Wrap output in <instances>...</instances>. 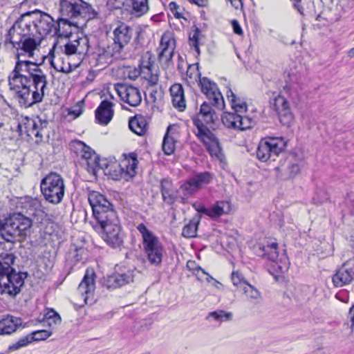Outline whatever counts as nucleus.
I'll return each mask as SVG.
<instances>
[{"instance_id": "obj_10", "label": "nucleus", "mask_w": 354, "mask_h": 354, "mask_svg": "<svg viewBox=\"0 0 354 354\" xmlns=\"http://www.w3.org/2000/svg\"><path fill=\"white\" fill-rule=\"evenodd\" d=\"M278 243L271 240H266L263 243H259L255 247V252L259 257H266L273 262L277 269L281 272L288 270L287 258L285 256L279 257L277 251Z\"/></svg>"}, {"instance_id": "obj_28", "label": "nucleus", "mask_w": 354, "mask_h": 354, "mask_svg": "<svg viewBox=\"0 0 354 354\" xmlns=\"http://www.w3.org/2000/svg\"><path fill=\"white\" fill-rule=\"evenodd\" d=\"M98 167L103 169L105 175L109 176L113 180H119L124 178V170L121 168L120 162L104 160L100 161Z\"/></svg>"}, {"instance_id": "obj_39", "label": "nucleus", "mask_w": 354, "mask_h": 354, "mask_svg": "<svg viewBox=\"0 0 354 354\" xmlns=\"http://www.w3.org/2000/svg\"><path fill=\"white\" fill-rule=\"evenodd\" d=\"M201 77V73L198 69V65H189L186 72V80L189 84H194L199 82Z\"/></svg>"}, {"instance_id": "obj_7", "label": "nucleus", "mask_w": 354, "mask_h": 354, "mask_svg": "<svg viewBox=\"0 0 354 354\" xmlns=\"http://www.w3.org/2000/svg\"><path fill=\"white\" fill-rule=\"evenodd\" d=\"M40 189L46 201L53 205L59 204L65 194L64 180L60 174L50 172L41 180Z\"/></svg>"}, {"instance_id": "obj_35", "label": "nucleus", "mask_w": 354, "mask_h": 354, "mask_svg": "<svg viewBox=\"0 0 354 354\" xmlns=\"http://www.w3.org/2000/svg\"><path fill=\"white\" fill-rule=\"evenodd\" d=\"M130 129L135 133L142 136L144 135L147 129V123L146 119L142 115H136L130 119L129 122Z\"/></svg>"}, {"instance_id": "obj_50", "label": "nucleus", "mask_w": 354, "mask_h": 354, "mask_svg": "<svg viewBox=\"0 0 354 354\" xmlns=\"http://www.w3.org/2000/svg\"><path fill=\"white\" fill-rule=\"evenodd\" d=\"M169 8L174 16L177 19L184 18L183 12L180 11V6L176 2H171L169 4Z\"/></svg>"}, {"instance_id": "obj_46", "label": "nucleus", "mask_w": 354, "mask_h": 354, "mask_svg": "<svg viewBox=\"0 0 354 354\" xmlns=\"http://www.w3.org/2000/svg\"><path fill=\"white\" fill-rule=\"evenodd\" d=\"M231 280L234 286L242 288L248 282L243 274L239 271H233L231 274Z\"/></svg>"}, {"instance_id": "obj_21", "label": "nucleus", "mask_w": 354, "mask_h": 354, "mask_svg": "<svg viewBox=\"0 0 354 354\" xmlns=\"http://www.w3.org/2000/svg\"><path fill=\"white\" fill-rule=\"evenodd\" d=\"M272 108L277 112L281 124L286 126H290L292 124L294 119L293 115L290 111L289 104L284 97L278 95L275 97Z\"/></svg>"}, {"instance_id": "obj_47", "label": "nucleus", "mask_w": 354, "mask_h": 354, "mask_svg": "<svg viewBox=\"0 0 354 354\" xmlns=\"http://www.w3.org/2000/svg\"><path fill=\"white\" fill-rule=\"evenodd\" d=\"M31 343L30 335H26L19 339L17 342L9 346L10 351H17L22 347H25Z\"/></svg>"}, {"instance_id": "obj_40", "label": "nucleus", "mask_w": 354, "mask_h": 354, "mask_svg": "<svg viewBox=\"0 0 354 354\" xmlns=\"http://www.w3.org/2000/svg\"><path fill=\"white\" fill-rule=\"evenodd\" d=\"M232 317L233 315L230 312H225L222 310H218L213 312H210L207 317V319L211 317L214 320L221 323L231 320L232 319Z\"/></svg>"}, {"instance_id": "obj_1", "label": "nucleus", "mask_w": 354, "mask_h": 354, "mask_svg": "<svg viewBox=\"0 0 354 354\" xmlns=\"http://www.w3.org/2000/svg\"><path fill=\"white\" fill-rule=\"evenodd\" d=\"M33 0H24L21 10H24L9 29L6 43L10 44L17 51V62L8 75L10 90L13 97L24 108L42 102L48 90L46 73L35 62L24 59L32 58L44 37L55 31L54 19L39 9L31 8Z\"/></svg>"}, {"instance_id": "obj_9", "label": "nucleus", "mask_w": 354, "mask_h": 354, "mask_svg": "<svg viewBox=\"0 0 354 354\" xmlns=\"http://www.w3.org/2000/svg\"><path fill=\"white\" fill-rule=\"evenodd\" d=\"M286 143L282 138H267L261 139L257 149V157L261 162L275 158L286 148Z\"/></svg>"}, {"instance_id": "obj_26", "label": "nucleus", "mask_w": 354, "mask_h": 354, "mask_svg": "<svg viewBox=\"0 0 354 354\" xmlns=\"http://www.w3.org/2000/svg\"><path fill=\"white\" fill-rule=\"evenodd\" d=\"M114 104L109 100H103L95 111V119L102 125L108 124L114 114L113 109Z\"/></svg>"}, {"instance_id": "obj_42", "label": "nucleus", "mask_w": 354, "mask_h": 354, "mask_svg": "<svg viewBox=\"0 0 354 354\" xmlns=\"http://www.w3.org/2000/svg\"><path fill=\"white\" fill-rule=\"evenodd\" d=\"M201 36V31L198 28L193 29L189 36V44L191 47H193L196 52L199 55V39Z\"/></svg>"}, {"instance_id": "obj_18", "label": "nucleus", "mask_w": 354, "mask_h": 354, "mask_svg": "<svg viewBox=\"0 0 354 354\" xmlns=\"http://www.w3.org/2000/svg\"><path fill=\"white\" fill-rule=\"evenodd\" d=\"M115 89L124 102L133 107L140 104L142 95L138 88L127 84H118Z\"/></svg>"}, {"instance_id": "obj_38", "label": "nucleus", "mask_w": 354, "mask_h": 354, "mask_svg": "<svg viewBox=\"0 0 354 354\" xmlns=\"http://www.w3.org/2000/svg\"><path fill=\"white\" fill-rule=\"evenodd\" d=\"M153 61L152 60L151 54L149 52H147L142 56L140 61V71L145 73H151L153 68Z\"/></svg>"}, {"instance_id": "obj_59", "label": "nucleus", "mask_w": 354, "mask_h": 354, "mask_svg": "<svg viewBox=\"0 0 354 354\" xmlns=\"http://www.w3.org/2000/svg\"><path fill=\"white\" fill-rule=\"evenodd\" d=\"M293 2L295 8H297V10L299 11V13L303 15L304 8L299 5V3L301 2V0H291Z\"/></svg>"}, {"instance_id": "obj_17", "label": "nucleus", "mask_w": 354, "mask_h": 354, "mask_svg": "<svg viewBox=\"0 0 354 354\" xmlns=\"http://www.w3.org/2000/svg\"><path fill=\"white\" fill-rule=\"evenodd\" d=\"M199 84L202 92L212 101L214 106L219 109L224 107V99L217 85L207 77L200 79Z\"/></svg>"}, {"instance_id": "obj_58", "label": "nucleus", "mask_w": 354, "mask_h": 354, "mask_svg": "<svg viewBox=\"0 0 354 354\" xmlns=\"http://www.w3.org/2000/svg\"><path fill=\"white\" fill-rule=\"evenodd\" d=\"M151 74V76L149 77V82H150L151 84L152 85H156L157 84L158 82V77L156 74Z\"/></svg>"}, {"instance_id": "obj_5", "label": "nucleus", "mask_w": 354, "mask_h": 354, "mask_svg": "<svg viewBox=\"0 0 354 354\" xmlns=\"http://www.w3.org/2000/svg\"><path fill=\"white\" fill-rule=\"evenodd\" d=\"M15 257L13 254H6L0 258V288L1 293L15 296L21 291L24 283L21 274L12 268Z\"/></svg>"}, {"instance_id": "obj_62", "label": "nucleus", "mask_w": 354, "mask_h": 354, "mask_svg": "<svg viewBox=\"0 0 354 354\" xmlns=\"http://www.w3.org/2000/svg\"><path fill=\"white\" fill-rule=\"evenodd\" d=\"M348 56L350 57H354V48L350 50V51L348 52Z\"/></svg>"}, {"instance_id": "obj_19", "label": "nucleus", "mask_w": 354, "mask_h": 354, "mask_svg": "<svg viewBox=\"0 0 354 354\" xmlns=\"http://www.w3.org/2000/svg\"><path fill=\"white\" fill-rule=\"evenodd\" d=\"M93 56L95 61V66L104 68L113 62V57H120L121 53L110 44L106 47H99Z\"/></svg>"}, {"instance_id": "obj_55", "label": "nucleus", "mask_w": 354, "mask_h": 354, "mask_svg": "<svg viewBox=\"0 0 354 354\" xmlns=\"http://www.w3.org/2000/svg\"><path fill=\"white\" fill-rule=\"evenodd\" d=\"M348 318L351 323V331L353 333H354V305L349 310Z\"/></svg>"}, {"instance_id": "obj_63", "label": "nucleus", "mask_w": 354, "mask_h": 354, "mask_svg": "<svg viewBox=\"0 0 354 354\" xmlns=\"http://www.w3.org/2000/svg\"><path fill=\"white\" fill-rule=\"evenodd\" d=\"M194 264V262H187V266L189 268V269H193L192 268H191V265Z\"/></svg>"}, {"instance_id": "obj_22", "label": "nucleus", "mask_w": 354, "mask_h": 354, "mask_svg": "<svg viewBox=\"0 0 354 354\" xmlns=\"http://www.w3.org/2000/svg\"><path fill=\"white\" fill-rule=\"evenodd\" d=\"M48 122L42 120L39 118L28 120L25 123V129L27 136L33 138H35V142L39 144L43 139V131L47 127Z\"/></svg>"}, {"instance_id": "obj_13", "label": "nucleus", "mask_w": 354, "mask_h": 354, "mask_svg": "<svg viewBox=\"0 0 354 354\" xmlns=\"http://www.w3.org/2000/svg\"><path fill=\"white\" fill-rule=\"evenodd\" d=\"M102 231V237L112 248H117L122 245L124 233L122 231L119 220L100 227Z\"/></svg>"}, {"instance_id": "obj_29", "label": "nucleus", "mask_w": 354, "mask_h": 354, "mask_svg": "<svg viewBox=\"0 0 354 354\" xmlns=\"http://www.w3.org/2000/svg\"><path fill=\"white\" fill-rule=\"evenodd\" d=\"M22 324L21 318L7 315L0 319V335H10Z\"/></svg>"}, {"instance_id": "obj_52", "label": "nucleus", "mask_w": 354, "mask_h": 354, "mask_svg": "<svg viewBox=\"0 0 354 354\" xmlns=\"http://www.w3.org/2000/svg\"><path fill=\"white\" fill-rule=\"evenodd\" d=\"M192 206L198 212L209 216V208H206L203 204L201 203H194Z\"/></svg>"}, {"instance_id": "obj_54", "label": "nucleus", "mask_w": 354, "mask_h": 354, "mask_svg": "<svg viewBox=\"0 0 354 354\" xmlns=\"http://www.w3.org/2000/svg\"><path fill=\"white\" fill-rule=\"evenodd\" d=\"M141 71L140 69H137L134 68L132 70H130L129 71L128 77L130 80H135L136 78H138L140 75Z\"/></svg>"}, {"instance_id": "obj_34", "label": "nucleus", "mask_w": 354, "mask_h": 354, "mask_svg": "<svg viewBox=\"0 0 354 354\" xmlns=\"http://www.w3.org/2000/svg\"><path fill=\"white\" fill-rule=\"evenodd\" d=\"M230 210L231 206L228 201H217L209 208V216L212 218H216L224 214H227Z\"/></svg>"}, {"instance_id": "obj_4", "label": "nucleus", "mask_w": 354, "mask_h": 354, "mask_svg": "<svg viewBox=\"0 0 354 354\" xmlns=\"http://www.w3.org/2000/svg\"><path fill=\"white\" fill-rule=\"evenodd\" d=\"M227 97L231 103L232 108L235 113H225L222 116L223 124L229 129L236 130H246L252 127L254 124V120L240 113H245L248 109L246 102L237 97L231 88L227 91Z\"/></svg>"}, {"instance_id": "obj_41", "label": "nucleus", "mask_w": 354, "mask_h": 354, "mask_svg": "<svg viewBox=\"0 0 354 354\" xmlns=\"http://www.w3.org/2000/svg\"><path fill=\"white\" fill-rule=\"evenodd\" d=\"M241 289L248 298L254 299L255 304L259 302V299L261 298V293L256 288L247 283Z\"/></svg>"}, {"instance_id": "obj_24", "label": "nucleus", "mask_w": 354, "mask_h": 354, "mask_svg": "<svg viewBox=\"0 0 354 354\" xmlns=\"http://www.w3.org/2000/svg\"><path fill=\"white\" fill-rule=\"evenodd\" d=\"M175 48V40L169 34H164L160 39L158 48L159 59L162 62L169 63L172 59Z\"/></svg>"}, {"instance_id": "obj_3", "label": "nucleus", "mask_w": 354, "mask_h": 354, "mask_svg": "<svg viewBox=\"0 0 354 354\" xmlns=\"http://www.w3.org/2000/svg\"><path fill=\"white\" fill-rule=\"evenodd\" d=\"M32 219L20 212L0 217V236L7 242L23 241L30 234Z\"/></svg>"}, {"instance_id": "obj_56", "label": "nucleus", "mask_w": 354, "mask_h": 354, "mask_svg": "<svg viewBox=\"0 0 354 354\" xmlns=\"http://www.w3.org/2000/svg\"><path fill=\"white\" fill-rule=\"evenodd\" d=\"M283 88L285 90H287L288 92L290 93V95H292L294 93H293V91H295V93H297V86H295V84H292L291 83L288 84V83H286V86L283 87Z\"/></svg>"}, {"instance_id": "obj_48", "label": "nucleus", "mask_w": 354, "mask_h": 354, "mask_svg": "<svg viewBox=\"0 0 354 354\" xmlns=\"http://www.w3.org/2000/svg\"><path fill=\"white\" fill-rule=\"evenodd\" d=\"M127 1L128 0H108L107 6L111 9H122L127 12L128 6Z\"/></svg>"}, {"instance_id": "obj_60", "label": "nucleus", "mask_w": 354, "mask_h": 354, "mask_svg": "<svg viewBox=\"0 0 354 354\" xmlns=\"http://www.w3.org/2000/svg\"><path fill=\"white\" fill-rule=\"evenodd\" d=\"M82 110L78 109L77 110H71L69 111L70 115H73L75 118L79 117L82 114Z\"/></svg>"}, {"instance_id": "obj_15", "label": "nucleus", "mask_w": 354, "mask_h": 354, "mask_svg": "<svg viewBox=\"0 0 354 354\" xmlns=\"http://www.w3.org/2000/svg\"><path fill=\"white\" fill-rule=\"evenodd\" d=\"M136 269L124 268L109 276L104 282L107 288H117L133 282L137 273Z\"/></svg>"}, {"instance_id": "obj_8", "label": "nucleus", "mask_w": 354, "mask_h": 354, "mask_svg": "<svg viewBox=\"0 0 354 354\" xmlns=\"http://www.w3.org/2000/svg\"><path fill=\"white\" fill-rule=\"evenodd\" d=\"M60 16L68 18H82L90 20L95 18L97 12L92 6L83 0H59Z\"/></svg>"}, {"instance_id": "obj_11", "label": "nucleus", "mask_w": 354, "mask_h": 354, "mask_svg": "<svg viewBox=\"0 0 354 354\" xmlns=\"http://www.w3.org/2000/svg\"><path fill=\"white\" fill-rule=\"evenodd\" d=\"M213 178L214 175L209 171L196 173L185 181L180 186V189L185 196H192L203 186L209 184Z\"/></svg>"}, {"instance_id": "obj_57", "label": "nucleus", "mask_w": 354, "mask_h": 354, "mask_svg": "<svg viewBox=\"0 0 354 354\" xmlns=\"http://www.w3.org/2000/svg\"><path fill=\"white\" fill-rule=\"evenodd\" d=\"M190 2L195 3L196 5L201 6V7H205L208 3V0H189Z\"/></svg>"}, {"instance_id": "obj_33", "label": "nucleus", "mask_w": 354, "mask_h": 354, "mask_svg": "<svg viewBox=\"0 0 354 354\" xmlns=\"http://www.w3.org/2000/svg\"><path fill=\"white\" fill-rule=\"evenodd\" d=\"M122 156L124 159L120 162L121 168L124 170V179L127 180L128 178H131L136 175L138 160L133 155L127 156L124 153Z\"/></svg>"}, {"instance_id": "obj_6", "label": "nucleus", "mask_w": 354, "mask_h": 354, "mask_svg": "<svg viewBox=\"0 0 354 354\" xmlns=\"http://www.w3.org/2000/svg\"><path fill=\"white\" fill-rule=\"evenodd\" d=\"M136 228L141 234L143 251L147 261L151 266H160L165 250L159 238L144 223H140Z\"/></svg>"}, {"instance_id": "obj_61", "label": "nucleus", "mask_w": 354, "mask_h": 354, "mask_svg": "<svg viewBox=\"0 0 354 354\" xmlns=\"http://www.w3.org/2000/svg\"><path fill=\"white\" fill-rule=\"evenodd\" d=\"M44 214V212L41 209H36L34 212H29V215L36 217L37 215Z\"/></svg>"}, {"instance_id": "obj_37", "label": "nucleus", "mask_w": 354, "mask_h": 354, "mask_svg": "<svg viewBox=\"0 0 354 354\" xmlns=\"http://www.w3.org/2000/svg\"><path fill=\"white\" fill-rule=\"evenodd\" d=\"M199 222V217L193 218L189 223L185 225L183 228L182 235L185 238H194L196 236Z\"/></svg>"}, {"instance_id": "obj_43", "label": "nucleus", "mask_w": 354, "mask_h": 354, "mask_svg": "<svg viewBox=\"0 0 354 354\" xmlns=\"http://www.w3.org/2000/svg\"><path fill=\"white\" fill-rule=\"evenodd\" d=\"M45 322H46L50 327L58 325L61 323L62 319L59 315L53 309L48 310L45 314Z\"/></svg>"}, {"instance_id": "obj_30", "label": "nucleus", "mask_w": 354, "mask_h": 354, "mask_svg": "<svg viewBox=\"0 0 354 354\" xmlns=\"http://www.w3.org/2000/svg\"><path fill=\"white\" fill-rule=\"evenodd\" d=\"M88 200L93 210V213L102 208L110 207L113 205L106 197L96 191H91L88 194Z\"/></svg>"}, {"instance_id": "obj_53", "label": "nucleus", "mask_w": 354, "mask_h": 354, "mask_svg": "<svg viewBox=\"0 0 354 354\" xmlns=\"http://www.w3.org/2000/svg\"><path fill=\"white\" fill-rule=\"evenodd\" d=\"M232 26L233 28L234 32L239 35H243V30L242 28L237 20H232Z\"/></svg>"}, {"instance_id": "obj_12", "label": "nucleus", "mask_w": 354, "mask_h": 354, "mask_svg": "<svg viewBox=\"0 0 354 354\" xmlns=\"http://www.w3.org/2000/svg\"><path fill=\"white\" fill-rule=\"evenodd\" d=\"M112 34L113 42L111 45L122 53L133 38V29L127 24L120 22Z\"/></svg>"}, {"instance_id": "obj_2", "label": "nucleus", "mask_w": 354, "mask_h": 354, "mask_svg": "<svg viewBox=\"0 0 354 354\" xmlns=\"http://www.w3.org/2000/svg\"><path fill=\"white\" fill-rule=\"evenodd\" d=\"M218 120V117L215 110L206 102L201 104L199 113L193 119L194 124L197 129L196 137L203 142L212 157L222 160L223 154L219 141L205 124H214Z\"/></svg>"}, {"instance_id": "obj_45", "label": "nucleus", "mask_w": 354, "mask_h": 354, "mask_svg": "<svg viewBox=\"0 0 354 354\" xmlns=\"http://www.w3.org/2000/svg\"><path fill=\"white\" fill-rule=\"evenodd\" d=\"M52 335V331L49 330H39L33 331L30 335L31 342L34 341H41L48 338Z\"/></svg>"}, {"instance_id": "obj_27", "label": "nucleus", "mask_w": 354, "mask_h": 354, "mask_svg": "<svg viewBox=\"0 0 354 354\" xmlns=\"http://www.w3.org/2000/svg\"><path fill=\"white\" fill-rule=\"evenodd\" d=\"M93 217L99 225V227L104 225L117 222L118 217L113 205L100 209L93 213Z\"/></svg>"}, {"instance_id": "obj_32", "label": "nucleus", "mask_w": 354, "mask_h": 354, "mask_svg": "<svg viewBox=\"0 0 354 354\" xmlns=\"http://www.w3.org/2000/svg\"><path fill=\"white\" fill-rule=\"evenodd\" d=\"M170 93L174 106L180 111H184L186 107V102L183 86L180 84H173L170 88Z\"/></svg>"}, {"instance_id": "obj_20", "label": "nucleus", "mask_w": 354, "mask_h": 354, "mask_svg": "<svg viewBox=\"0 0 354 354\" xmlns=\"http://www.w3.org/2000/svg\"><path fill=\"white\" fill-rule=\"evenodd\" d=\"M354 280V259H349L343 263L333 276V283L335 287H342Z\"/></svg>"}, {"instance_id": "obj_49", "label": "nucleus", "mask_w": 354, "mask_h": 354, "mask_svg": "<svg viewBox=\"0 0 354 354\" xmlns=\"http://www.w3.org/2000/svg\"><path fill=\"white\" fill-rule=\"evenodd\" d=\"M62 51L64 54L68 56L77 55V47L75 48V45L73 40H69L66 44H64Z\"/></svg>"}, {"instance_id": "obj_64", "label": "nucleus", "mask_w": 354, "mask_h": 354, "mask_svg": "<svg viewBox=\"0 0 354 354\" xmlns=\"http://www.w3.org/2000/svg\"><path fill=\"white\" fill-rule=\"evenodd\" d=\"M197 269H198V270H201L203 273H205V271H204L203 270H202V269L201 268V267H198Z\"/></svg>"}, {"instance_id": "obj_25", "label": "nucleus", "mask_w": 354, "mask_h": 354, "mask_svg": "<svg viewBox=\"0 0 354 354\" xmlns=\"http://www.w3.org/2000/svg\"><path fill=\"white\" fill-rule=\"evenodd\" d=\"M79 26L76 22L68 19V17L60 16L55 27V34L60 37H70L72 34L77 31Z\"/></svg>"}, {"instance_id": "obj_51", "label": "nucleus", "mask_w": 354, "mask_h": 354, "mask_svg": "<svg viewBox=\"0 0 354 354\" xmlns=\"http://www.w3.org/2000/svg\"><path fill=\"white\" fill-rule=\"evenodd\" d=\"M299 167L297 164H290L288 167V177L291 178L297 175L299 173Z\"/></svg>"}, {"instance_id": "obj_44", "label": "nucleus", "mask_w": 354, "mask_h": 354, "mask_svg": "<svg viewBox=\"0 0 354 354\" xmlns=\"http://www.w3.org/2000/svg\"><path fill=\"white\" fill-rule=\"evenodd\" d=\"M162 150L166 155H171L175 150V140L167 133L162 142Z\"/></svg>"}, {"instance_id": "obj_23", "label": "nucleus", "mask_w": 354, "mask_h": 354, "mask_svg": "<svg viewBox=\"0 0 354 354\" xmlns=\"http://www.w3.org/2000/svg\"><path fill=\"white\" fill-rule=\"evenodd\" d=\"M160 190L162 201L167 205H173L178 198V189L169 178H164L160 180Z\"/></svg>"}, {"instance_id": "obj_14", "label": "nucleus", "mask_w": 354, "mask_h": 354, "mask_svg": "<svg viewBox=\"0 0 354 354\" xmlns=\"http://www.w3.org/2000/svg\"><path fill=\"white\" fill-rule=\"evenodd\" d=\"M95 273L93 270H86L83 279L77 288L86 304L91 305L95 302Z\"/></svg>"}, {"instance_id": "obj_16", "label": "nucleus", "mask_w": 354, "mask_h": 354, "mask_svg": "<svg viewBox=\"0 0 354 354\" xmlns=\"http://www.w3.org/2000/svg\"><path fill=\"white\" fill-rule=\"evenodd\" d=\"M71 149L80 158L85 160L88 167L93 168L94 166H98L100 160L98 159L95 151L85 143L80 140H75L70 145Z\"/></svg>"}, {"instance_id": "obj_31", "label": "nucleus", "mask_w": 354, "mask_h": 354, "mask_svg": "<svg viewBox=\"0 0 354 354\" xmlns=\"http://www.w3.org/2000/svg\"><path fill=\"white\" fill-rule=\"evenodd\" d=\"M127 12L140 17L146 14L149 9L148 0H128Z\"/></svg>"}, {"instance_id": "obj_36", "label": "nucleus", "mask_w": 354, "mask_h": 354, "mask_svg": "<svg viewBox=\"0 0 354 354\" xmlns=\"http://www.w3.org/2000/svg\"><path fill=\"white\" fill-rule=\"evenodd\" d=\"M73 41L75 47L77 46V55L81 57H84L88 53L90 48L88 37L82 34L81 35H78Z\"/></svg>"}]
</instances>
